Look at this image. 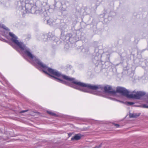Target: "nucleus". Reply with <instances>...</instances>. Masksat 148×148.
I'll return each instance as SVG.
<instances>
[{"instance_id":"nucleus-12","label":"nucleus","mask_w":148,"mask_h":148,"mask_svg":"<svg viewBox=\"0 0 148 148\" xmlns=\"http://www.w3.org/2000/svg\"><path fill=\"white\" fill-rule=\"evenodd\" d=\"M101 146H102V143L100 144V145H99L97 146H95V147H93L92 148H100V147H101Z\"/></svg>"},{"instance_id":"nucleus-2","label":"nucleus","mask_w":148,"mask_h":148,"mask_svg":"<svg viewBox=\"0 0 148 148\" xmlns=\"http://www.w3.org/2000/svg\"><path fill=\"white\" fill-rule=\"evenodd\" d=\"M116 92L128 98L136 99H139L141 97L144 96L145 94L144 92L137 91L136 90L132 92H129L125 88L121 87H118L117 88Z\"/></svg>"},{"instance_id":"nucleus-3","label":"nucleus","mask_w":148,"mask_h":148,"mask_svg":"<svg viewBox=\"0 0 148 148\" xmlns=\"http://www.w3.org/2000/svg\"><path fill=\"white\" fill-rule=\"evenodd\" d=\"M29 0H20L18 2L19 10L22 13H32V4L29 3Z\"/></svg>"},{"instance_id":"nucleus-16","label":"nucleus","mask_w":148,"mask_h":148,"mask_svg":"<svg viewBox=\"0 0 148 148\" xmlns=\"http://www.w3.org/2000/svg\"><path fill=\"white\" fill-rule=\"evenodd\" d=\"M27 110H23L21 112V113L27 111Z\"/></svg>"},{"instance_id":"nucleus-10","label":"nucleus","mask_w":148,"mask_h":148,"mask_svg":"<svg viewBox=\"0 0 148 148\" xmlns=\"http://www.w3.org/2000/svg\"><path fill=\"white\" fill-rule=\"evenodd\" d=\"M125 103L128 105H133L134 103L133 102H126Z\"/></svg>"},{"instance_id":"nucleus-9","label":"nucleus","mask_w":148,"mask_h":148,"mask_svg":"<svg viewBox=\"0 0 148 148\" xmlns=\"http://www.w3.org/2000/svg\"><path fill=\"white\" fill-rule=\"evenodd\" d=\"M47 112L48 114H49L50 115L53 116L56 115V114L52 111L50 110L47 111Z\"/></svg>"},{"instance_id":"nucleus-14","label":"nucleus","mask_w":148,"mask_h":148,"mask_svg":"<svg viewBox=\"0 0 148 148\" xmlns=\"http://www.w3.org/2000/svg\"><path fill=\"white\" fill-rule=\"evenodd\" d=\"M52 35V34L51 33H49L48 34V35L47 36H48V38H49L50 39L51 37H49V36H51Z\"/></svg>"},{"instance_id":"nucleus-1","label":"nucleus","mask_w":148,"mask_h":148,"mask_svg":"<svg viewBox=\"0 0 148 148\" xmlns=\"http://www.w3.org/2000/svg\"><path fill=\"white\" fill-rule=\"evenodd\" d=\"M25 55L30 58L32 64L36 66H39L44 73L58 82L69 85L71 87L83 92L94 94H98V93L94 92V91L100 92L102 90V88L99 86L92 85L81 82L74 78L62 75L56 70L48 67L34 56L31 52L30 49L25 45Z\"/></svg>"},{"instance_id":"nucleus-5","label":"nucleus","mask_w":148,"mask_h":148,"mask_svg":"<svg viewBox=\"0 0 148 148\" xmlns=\"http://www.w3.org/2000/svg\"><path fill=\"white\" fill-rule=\"evenodd\" d=\"M101 56L100 55L96 56L92 59L93 62L95 64H99L101 61Z\"/></svg>"},{"instance_id":"nucleus-15","label":"nucleus","mask_w":148,"mask_h":148,"mask_svg":"<svg viewBox=\"0 0 148 148\" xmlns=\"http://www.w3.org/2000/svg\"><path fill=\"white\" fill-rule=\"evenodd\" d=\"M115 125L117 127H118L119 126V125L118 124H115Z\"/></svg>"},{"instance_id":"nucleus-18","label":"nucleus","mask_w":148,"mask_h":148,"mask_svg":"<svg viewBox=\"0 0 148 148\" xmlns=\"http://www.w3.org/2000/svg\"><path fill=\"white\" fill-rule=\"evenodd\" d=\"M35 11V10H34V12Z\"/></svg>"},{"instance_id":"nucleus-17","label":"nucleus","mask_w":148,"mask_h":148,"mask_svg":"<svg viewBox=\"0 0 148 148\" xmlns=\"http://www.w3.org/2000/svg\"><path fill=\"white\" fill-rule=\"evenodd\" d=\"M72 135V134L71 133H69L68 134V135L69 136V137H70L71 135Z\"/></svg>"},{"instance_id":"nucleus-13","label":"nucleus","mask_w":148,"mask_h":148,"mask_svg":"<svg viewBox=\"0 0 148 148\" xmlns=\"http://www.w3.org/2000/svg\"><path fill=\"white\" fill-rule=\"evenodd\" d=\"M2 27H3V28L4 29H5L6 30H8V28L7 27H6L5 25H2Z\"/></svg>"},{"instance_id":"nucleus-7","label":"nucleus","mask_w":148,"mask_h":148,"mask_svg":"<svg viewBox=\"0 0 148 148\" xmlns=\"http://www.w3.org/2000/svg\"><path fill=\"white\" fill-rule=\"evenodd\" d=\"M140 113L130 114L129 116L130 118H136L140 115Z\"/></svg>"},{"instance_id":"nucleus-6","label":"nucleus","mask_w":148,"mask_h":148,"mask_svg":"<svg viewBox=\"0 0 148 148\" xmlns=\"http://www.w3.org/2000/svg\"><path fill=\"white\" fill-rule=\"evenodd\" d=\"M82 136L80 134H75L71 138L72 140H77L80 139Z\"/></svg>"},{"instance_id":"nucleus-11","label":"nucleus","mask_w":148,"mask_h":148,"mask_svg":"<svg viewBox=\"0 0 148 148\" xmlns=\"http://www.w3.org/2000/svg\"><path fill=\"white\" fill-rule=\"evenodd\" d=\"M142 107L144 108H148V106L146 104H144L142 105Z\"/></svg>"},{"instance_id":"nucleus-4","label":"nucleus","mask_w":148,"mask_h":148,"mask_svg":"<svg viewBox=\"0 0 148 148\" xmlns=\"http://www.w3.org/2000/svg\"><path fill=\"white\" fill-rule=\"evenodd\" d=\"M104 89L106 92L109 94L114 95L116 93V92L112 89L111 86L107 85L104 87Z\"/></svg>"},{"instance_id":"nucleus-8","label":"nucleus","mask_w":148,"mask_h":148,"mask_svg":"<svg viewBox=\"0 0 148 148\" xmlns=\"http://www.w3.org/2000/svg\"><path fill=\"white\" fill-rule=\"evenodd\" d=\"M47 23L49 25H51L52 24H53V22H54V21L51 19H49V20H47Z\"/></svg>"}]
</instances>
